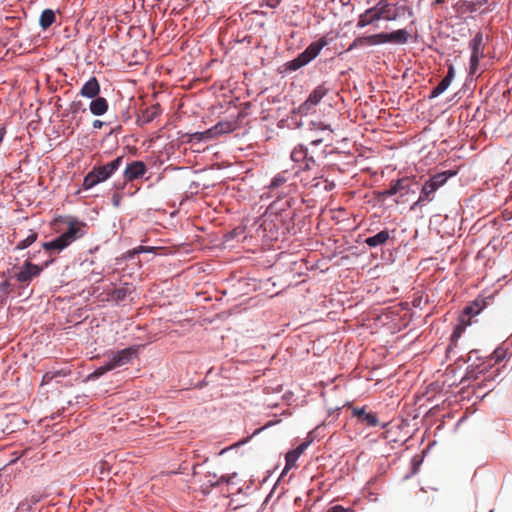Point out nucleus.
Segmentation results:
<instances>
[{"mask_svg": "<svg viewBox=\"0 0 512 512\" xmlns=\"http://www.w3.org/2000/svg\"><path fill=\"white\" fill-rule=\"evenodd\" d=\"M123 161V156H119L110 163L103 166L94 167L83 180L82 187L88 190L98 183L107 180L111 175L119 169Z\"/></svg>", "mask_w": 512, "mask_h": 512, "instance_id": "1", "label": "nucleus"}, {"mask_svg": "<svg viewBox=\"0 0 512 512\" xmlns=\"http://www.w3.org/2000/svg\"><path fill=\"white\" fill-rule=\"evenodd\" d=\"M456 173L453 171H444L441 173H437L431 176L422 186L420 196L418 200L412 206V209L415 206H420L424 202H431L435 198V192L442 187L447 180L454 176Z\"/></svg>", "mask_w": 512, "mask_h": 512, "instance_id": "2", "label": "nucleus"}, {"mask_svg": "<svg viewBox=\"0 0 512 512\" xmlns=\"http://www.w3.org/2000/svg\"><path fill=\"white\" fill-rule=\"evenodd\" d=\"M328 44L325 37L320 38L318 41L312 42L302 53L295 59L287 63L289 70L296 71L299 68L307 65L310 61L315 59L320 51Z\"/></svg>", "mask_w": 512, "mask_h": 512, "instance_id": "3", "label": "nucleus"}, {"mask_svg": "<svg viewBox=\"0 0 512 512\" xmlns=\"http://www.w3.org/2000/svg\"><path fill=\"white\" fill-rule=\"evenodd\" d=\"M291 160L299 164L301 170H311L316 165L312 155H309L307 147L304 145L296 146L291 152Z\"/></svg>", "mask_w": 512, "mask_h": 512, "instance_id": "4", "label": "nucleus"}, {"mask_svg": "<svg viewBox=\"0 0 512 512\" xmlns=\"http://www.w3.org/2000/svg\"><path fill=\"white\" fill-rule=\"evenodd\" d=\"M87 232V225L78 220H70L67 229L61 234L68 245L84 236Z\"/></svg>", "mask_w": 512, "mask_h": 512, "instance_id": "5", "label": "nucleus"}, {"mask_svg": "<svg viewBox=\"0 0 512 512\" xmlns=\"http://www.w3.org/2000/svg\"><path fill=\"white\" fill-rule=\"evenodd\" d=\"M380 17L386 21H394L400 16V11H404L405 7H398L396 4L390 3L388 0H380L376 4Z\"/></svg>", "mask_w": 512, "mask_h": 512, "instance_id": "6", "label": "nucleus"}, {"mask_svg": "<svg viewBox=\"0 0 512 512\" xmlns=\"http://www.w3.org/2000/svg\"><path fill=\"white\" fill-rule=\"evenodd\" d=\"M43 267L31 263L29 260L25 261L19 272L15 274V278L20 283H29L33 278L40 275Z\"/></svg>", "mask_w": 512, "mask_h": 512, "instance_id": "7", "label": "nucleus"}, {"mask_svg": "<svg viewBox=\"0 0 512 512\" xmlns=\"http://www.w3.org/2000/svg\"><path fill=\"white\" fill-rule=\"evenodd\" d=\"M134 352L135 350L133 348H126L113 353L109 361L106 362L108 369L113 370L128 364L131 361Z\"/></svg>", "mask_w": 512, "mask_h": 512, "instance_id": "8", "label": "nucleus"}, {"mask_svg": "<svg viewBox=\"0 0 512 512\" xmlns=\"http://www.w3.org/2000/svg\"><path fill=\"white\" fill-rule=\"evenodd\" d=\"M455 7L461 13H474L483 8V11H491L488 0L467 1L460 0Z\"/></svg>", "mask_w": 512, "mask_h": 512, "instance_id": "9", "label": "nucleus"}, {"mask_svg": "<svg viewBox=\"0 0 512 512\" xmlns=\"http://www.w3.org/2000/svg\"><path fill=\"white\" fill-rule=\"evenodd\" d=\"M147 171V167L142 161H133L127 165L124 170L125 181H134L141 178Z\"/></svg>", "mask_w": 512, "mask_h": 512, "instance_id": "10", "label": "nucleus"}, {"mask_svg": "<svg viewBox=\"0 0 512 512\" xmlns=\"http://www.w3.org/2000/svg\"><path fill=\"white\" fill-rule=\"evenodd\" d=\"M378 36L379 44L387 42L405 44L409 38L408 32L404 29H399L391 33H379Z\"/></svg>", "mask_w": 512, "mask_h": 512, "instance_id": "11", "label": "nucleus"}, {"mask_svg": "<svg viewBox=\"0 0 512 512\" xmlns=\"http://www.w3.org/2000/svg\"><path fill=\"white\" fill-rule=\"evenodd\" d=\"M352 415L357 417L358 421L367 426H377L379 421L376 413L367 412L365 407H355L352 409Z\"/></svg>", "mask_w": 512, "mask_h": 512, "instance_id": "12", "label": "nucleus"}, {"mask_svg": "<svg viewBox=\"0 0 512 512\" xmlns=\"http://www.w3.org/2000/svg\"><path fill=\"white\" fill-rule=\"evenodd\" d=\"M234 130V126L231 122H219L212 128L200 133V139L215 138L218 135L229 133Z\"/></svg>", "mask_w": 512, "mask_h": 512, "instance_id": "13", "label": "nucleus"}, {"mask_svg": "<svg viewBox=\"0 0 512 512\" xmlns=\"http://www.w3.org/2000/svg\"><path fill=\"white\" fill-rule=\"evenodd\" d=\"M329 89L324 84L317 86L309 95L307 100L304 102L302 107L309 110L311 107L316 106L326 96Z\"/></svg>", "mask_w": 512, "mask_h": 512, "instance_id": "14", "label": "nucleus"}, {"mask_svg": "<svg viewBox=\"0 0 512 512\" xmlns=\"http://www.w3.org/2000/svg\"><path fill=\"white\" fill-rule=\"evenodd\" d=\"M378 20H381V17H380L378 8L375 5L369 9L365 10L364 13L360 14L358 22H357V27L363 28L367 25L373 24L374 22H376Z\"/></svg>", "mask_w": 512, "mask_h": 512, "instance_id": "15", "label": "nucleus"}, {"mask_svg": "<svg viewBox=\"0 0 512 512\" xmlns=\"http://www.w3.org/2000/svg\"><path fill=\"white\" fill-rule=\"evenodd\" d=\"M80 95L89 99L98 97L100 84L96 77H91L81 88Z\"/></svg>", "mask_w": 512, "mask_h": 512, "instance_id": "16", "label": "nucleus"}, {"mask_svg": "<svg viewBox=\"0 0 512 512\" xmlns=\"http://www.w3.org/2000/svg\"><path fill=\"white\" fill-rule=\"evenodd\" d=\"M454 77V68L449 66L446 76L440 81V83L431 91L429 96L430 99L436 98L447 90L450 86Z\"/></svg>", "mask_w": 512, "mask_h": 512, "instance_id": "17", "label": "nucleus"}, {"mask_svg": "<svg viewBox=\"0 0 512 512\" xmlns=\"http://www.w3.org/2000/svg\"><path fill=\"white\" fill-rule=\"evenodd\" d=\"M410 188V179L408 177H403L398 179L395 182H392L390 188L383 191L382 195L385 197L393 196L401 191H408Z\"/></svg>", "mask_w": 512, "mask_h": 512, "instance_id": "18", "label": "nucleus"}, {"mask_svg": "<svg viewBox=\"0 0 512 512\" xmlns=\"http://www.w3.org/2000/svg\"><path fill=\"white\" fill-rule=\"evenodd\" d=\"M390 239V232L388 230H382L377 234L370 236L365 239L364 243L371 248L383 246Z\"/></svg>", "mask_w": 512, "mask_h": 512, "instance_id": "19", "label": "nucleus"}, {"mask_svg": "<svg viewBox=\"0 0 512 512\" xmlns=\"http://www.w3.org/2000/svg\"><path fill=\"white\" fill-rule=\"evenodd\" d=\"M108 107V101L104 97L93 98L89 105L90 112L95 116L104 115Z\"/></svg>", "mask_w": 512, "mask_h": 512, "instance_id": "20", "label": "nucleus"}, {"mask_svg": "<svg viewBox=\"0 0 512 512\" xmlns=\"http://www.w3.org/2000/svg\"><path fill=\"white\" fill-rule=\"evenodd\" d=\"M161 112H162V109H161L160 104H158V103L153 104L142 111V114L139 117V121L142 124L150 123L156 117H158L161 114Z\"/></svg>", "mask_w": 512, "mask_h": 512, "instance_id": "21", "label": "nucleus"}, {"mask_svg": "<svg viewBox=\"0 0 512 512\" xmlns=\"http://www.w3.org/2000/svg\"><path fill=\"white\" fill-rule=\"evenodd\" d=\"M378 34L370 35V36H362L356 38L348 47L347 51H351L358 47H362L365 45H377L379 44Z\"/></svg>", "mask_w": 512, "mask_h": 512, "instance_id": "22", "label": "nucleus"}, {"mask_svg": "<svg viewBox=\"0 0 512 512\" xmlns=\"http://www.w3.org/2000/svg\"><path fill=\"white\" fill-rule=\"evenodd\" d=\"M486 306L485 299L477 298L465 307L464 316L473 317L478 315Z\"/></svg>", "mask_w": 512, "mask_h": 512, "instance_id": "23", "label": "nucleus"}, {"mask_svg": "<svg viewBox=\"0 0 512 512\" xmlns=\"http://www.w3.org/2000/svg\"><path fill=\"white\" fill-rule=\"evenodd\" d=\"M68 246L69 245L67 244V242H65L61 235L52 241L44 242L42 244L43 249H45L48 252H61Z\"/></svg>", "mask_w": 512, "mask_h": 512, "instance_id": "24", "label": "nucleus"}, {"mask_svg": "<svg viewBox=\"0 0 512 512\" xmlns=\"http://www.w3.org/2000/svg\"><path fill=\"white\" fill-rule=\"evenodd\" d=\"M55 20V12L52 9H45L40 15L39 25L43 30H46L55 22Z\"/></svg>", "mask_w": 512, "mask_h": 512, "instance_id": "25", "label": "nucleus"}, {"mask_svg": "<svg viewBox=\"0 0 512 512\" xmlns=\"http://www.w3.org/2000/svg\"><path fill=\"white\" fill-rule=\"evenodd\" d=\"M39 501L40 497L37 495L27 497L18 504L15 512H31L33 505L37 504Z\"/></svg>", "mask_w": 512, "mask_h": 512, "instance_id": "26", "label": "nucleus"}, {"mask_svg": "<svg viewBox=\"0 0 512 512\" xmlns=\"http://www.w3.org/2000/svg\"><path fill=\"white\" fill-rule=\"evenodd\" d=\"M129 294H131V288L128 285H125L120 288H116L109 293V297L111 301L116 303L123 301Z\"/></svg>", "mask_w": 512, "mask_h": 512, "instance_id": "27", "label": "nucleus"}, {"mask_svg": "<svg viewBox=\"0 0 512 512\" xmlns=\"http://www.w3.org/2000/svg\"><path fill=\"white\" fill-rule=\"evenodd\" d=\"M461 323L456 325L454 330H453V333L450 337V346L451 347L452 345H456L457 341L459 340V338L462 336V333L464 332L465 330V327L470 324L469 320L466 321L464 319V316L460 319Z\"/></svg>", "mask_w": 512, "mask_h": 512, "instance_id": "28", "label": "nucleus"}, {"mask_svg": "<svg viewBox=\"0 0 512 512\" xmlns=\"http://www.w3.org/2000/svg\"><path fill=\"white\" fill-rule=\"evenodd\" d=\"M472 53L483 54V35L478 32L470 42Z\"/></svg>", "mask_w": 512, "mask_h": 512, "instance_id": "29", "label": "nucleus"}, {"mask_svg": "<svg viewBox=\"0 0 512 512\" xmlns=\"http://www.w3.org/2000/svg\"><path fill=\"white\" fill-rule=\"evenodd\" d=\"M36 239H37V233L32 232L25 239H23L22 241H20L17 244L16 249L17 250L26 249L27 247L32 245L36 241Z\"/></svg>", "mask_w": 512, "mask_h": 512, "instance_id": "30", "label": "nucleus"}, {"mask_svg": "<svg viewBox=\"0 0 512 512\" xmlns=\"http://www.w3.org/2000/svg\"><path fill=\"white\" fill-rule=\"evenodd\" d=\"M287 181L286 177L284 176V174H278L276 175L270 185H269V189L271 191H273L274 189L280 187L281 185H283L285 182Z\"/></svg>", "mask_w": 512, "mask_h": 512, "instance_id": "31", "label": "nucleus"}, {"mask_svg": "<svg viewBox=\"0 0 512 512\" xmlns=\"http://www.w3.org/2000/svg\"><path fill=\"white\" fill-rule=\"evenodd\" d=\"M298 458H299V452H297V451L288 452L286 454V468L293 467Z\"/></svg>", "mask_w": 512, "mask_h": 512, "instance_id": "32", "label": "nucleus"}, {"mask_svg": "<svg viewBox=\"0 0 512 512\" xmlns=\"http://www.w3.org/2000/svg\"><path fill=\"white\" fill-rule=\"evenodd\" d=\"M483 54L471 53L470 57V74H474L478 68L480 57Z\"/></svg>", "mask_w": 512, "mask_h": 512, "instance_id": "33", "label": "nucleus"}, {"mask_svg": "<svg viewBox=\"0 0 512 512\" xmlns=\"http://www.w3.org/2000/svg\"><path fill=\"white\" fill-rule=\"evenodd\" d=\"M506 357V350L503 347L497 348L491 355V359L495 361V363L501 362Z\"/></svg>", "mask_w": 512, "mask_h": 512, "instance_id": "34", "label": "nucleus"}, {"mask_svg": "<svg viewBox=\"0 0 512 512\" xmlns=\"http://www.w3.org/2000/svg\"><path fill=\"white\" fill-rule=\"evenodd\" d=\"M108 371H111L110 369H108V365L107 363H105L104 365L98 367L91 375L90 377L91 378H98L102 375H104L106 372Z\"/></svg>", "mask_w": 512, "mask_h": 512, "instance_id": "35", "label": "nucleus"}, {"mask_svg": "<svg viewBox=\"0 0 512 512\" xmlns=\"http://www.w3.org/2000/svg\"><path fill=\"white\" fill-rule=\"evenodd\" d=\"M60 375V372L59 371H49V372H46L43 377H42V382L41 384H48L50 383L56 376Z\"/></svg>", "mask_w": 512, "mask_h": 512, "instance_id": "36", "label": "nucleus"}, {"mask_svg": "<svg viewBox=\"0 0 512 512\" xmlns=\"http://www.w3.org/2000/svg\"><path fill=\"white\" fill-rule=\"evenodd\" d=\"M70 110L73 114L78 113L79 111H85V109L82 108V103L80 101H74L71 103Z\"/></svg>", "mask_w": 512, "mask_h": 512, "instance_id": "37", "label": "nucleus"}, {"mask_svg": "<svg viewBox=\"0 0 512 512\" xmlns=\"http://www.w3.org/2000/svg\"><path fill=\"white\" fill-rule=\"evenodd\" d=\"M327 512H354L352 508H344L341 505H335L328 509Z\"/></svg>", "mask_w": 512, "mask_h": 512, "instance_id": "38", "label": "nucleus"}, {"mask_svg": "<svg viewBox=\"0 0 512 512\" xmlns=\"http://www.w3.org/2000/svg\"><path fill=\"white\" fill-rule=\"evenodd\" d=\"M236 476V473L229 474V475H223L220 477L218 483H231L232 479Z\"/></svg>", "mask_w": 512, "mask_h": 512, "instance_id": "39", "label": "nucleus"}, {"mask_svg": "<svg viewBox=\"0 0 512 512\" xmlns=\"http://www.w3.org/2000/svg\"><path fill=\"white\" fill-rule=\"evenodd\" d=\"M103 124L101 120H94L92 126L94 129H101Z\"/></svg>", "mask_w": 512, "mask_h": 512, "instance_id": "40", "label": "nucleus"}, {"mask_svg": "<svg viewBox=\"0 0 512 512\" xmlns=\"http://www.w3.org/2000/svg\"><path fill=\"white\" fill-rule=\"evenodd\" d=\"M112 201H113V205L118 207L120 205V196L118 194H114Z\"/></svg>", "mask_w": 512, "mask_h": 512, "instance_id": "41", "label": "nucleus"}, {"mask_svg": "<svg viewBox=\"0 0 512 512\" xmlns=\"http://www.w3.org/2000/svg\"><path fill=\"white\" fill-rule=\"evenodd\" d=\"M307 444H301L299 447H297L294 451H297L299 452V456L303 453V451L305 450Z\"/></svg>", "mask_w": 512, "mask_h": 512, "instance_id": "42", "label": "nucleus"}, {"mask_svg": "<svg viewBox=\"0 0 512 512\" xmlns=\"http://www.w3.org/2000/svg\"><path fill=\"white\" fill-rule=\"evenodd\" d=\"M324 141V138H318L311 141V145H319Z\"/></svg>", "mask_w": 512, "mask_h": 512, "instance_id": "43", "label": "nucleus"}, {"mask_svg": "<svg viewBox=\"0 0 512 512\" xmlns=\"http://www.w3.org/2000/svg\"><path fill=\"white\" fill-rule=\"evenodd\" d=\"M318 128H319V129H321V130H325V129H329V126L324 125V124H322V123H319V124H318Z\"/></svg>", "mask_w": 512, "mask_h": 512, "instance_id": "44", "label": "nucleus"}, {"mask_svg": "<svg viewBox=\"0 0 512 512\" xmlns=\"http://www.w3.org/2000/svg\"><path fill=\"white\" fill-rule=\"evenodd\" d=\"M4 133H5L4 128L0 127V143H1V142H2V140H3Z\"/></svg>", "mask_w": 512, "mask_h": 512, "instance_id": "45", "label": "nucleus"}, {"mask_svg": "<svg viewBox=\"0 0 512 512\" xmlns=\"http://www.w3.org/2000/svg\"><path fill=\"white\" fill-rule=\"evenodd\" d=\"M445 2H446V0H435V4H442Z\"/></svg>", "mask_w": 512, "mask_h": 512, "instance_id": "46", "label": "nucleus"}, {"mask_svg": "<svg viewBox=\"0 0 512 512\" xmlns=\"http://www.w3.org/2000/svg\"><path fill=\"white\" fill-rule=\"evenodd\" d=\"M49 263H52V260L47 261V262L44 264V266H42V267H43V268H44V267H47V266L49 265Z\"/></svg>", "mask_w": 512, "mask_h": 512, "instance_id": "47", "label": "nucleus"}, {"mask_svg": "<svg viewBox=\"0 0 512 512\" xmlns=\"http://www.w3.org/2000/svg\"><path fill=\"white\" fill-rule=\"evenodd\" d=\"M490 512H493V511H490Z\"/></svg>", "mask_w": 512, "mask_h": 512, "instance_id": "48", "label": "nucleus"}]
</instances>
